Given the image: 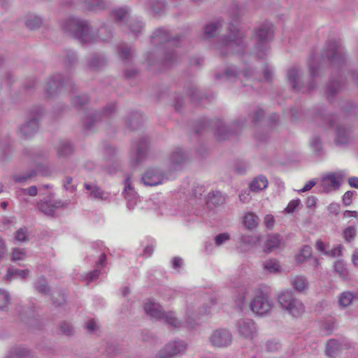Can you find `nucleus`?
Returning a JSON list of instances; mask_svg holds the SVG:
<instances>
[{"instance_id": "1", "label": "nucleus", "mask_w": 358, "mask_h": 358, "mask_svg": "<svg viewBox=\"0 0 358 358\" xmlns=\"http://www.w3.org/2000/svg\"><path fill=\"white\" fill-rule=\"evenodd\" d=\"M62 29L83 45L96 43V36L89 21L77 17H69L62 23Z\"/></svg>"}, {"instance_id": "2", "label": "nucleus", "mask_w": 358, "mask_h": 358, "mask_svg": "<svg viewBox=\"0 0 358 358\" xmlns=\"http://www.w3.org/2000/svg\"><path fill=\"white\" fill-rule=\"evenodd\" d=\"M228 35L224 36L216 45L215 49L222 56H225L229 51H235L241 53L246 48L244 34L236 28L233 24L229 26Z\"/></svg>"}, {"instance_id": "3", "label": "nucleus", "mask_w": 358, "mask_h": 358, "mask_svg": "<svg viewBox=\"0 0 358 358\" xmlns=\"http://www.w3.org/2000/svg\"><path fill=\"white\" fill-rule=\"evenodd\" d=\"M273 33V25L268 21L260 24L254 29L255 51L259 59H262L267 55Z\"/></svg>"}, {"instance_id": "4", "label": "nucleus", "mask_w": 358, "mask_h": 358, "mask_svg": "<svg viewBox=\"0 0 358 358\" xmlns=\"http://www.w3.org/2000/svg\"><path fill=\"white\" fill-rule=\"evenodd\" d=\"M151 42L154 45L164 43L165 52L162 62L166 66L173 64L178 59V56L173 50L175 41L170 40L169 32L164 28L157 29L151 36Z\"/></svg>"}, {"instance_id": "5", "label": "nucleus", "mask_w": 358, "mask_h": 358, "mask_svg": "<svg viewBox=\"0 0 358 358\" xmlns=\"http://www.w3.org/2000/svg\"><path fill=\"white\" fill-rule=\"evenodd\" d=\"M144 310L150 317L157 320H164L166 324L173 329L181 327L180 321L175 316L172 311L165 312L162 310L161 305L152 301H148L144 304Z\"/></svg>"}, {"instance_id": "6", "label": "nucleus", "mask_w": 358, "mask_h": 358, "mask_svg": "<svg viewBox=\"0 0 358 358\" xmlns=\"http://www.w3.org/2000/svg\"><path fill=\"white\" fill-rule=\"evenodd\" d=\"M278 301L280 308L292 317H299L305 312L303 303L292 291L282 292L278 296Z\"/></svg>"}, {"instance_id": "7", "label": "nucleus", "mask_w": 358, "mask_h": 358, "mask_svg": "<svg viewBox=\"0 0 358 358\" xmlns=\"http://www.w3.org/2000/svg\"><path fill=\"white\" fill-rule=\"evenodd\" d=\"M322 57L327 59L332 66H341L345 58L341 42L337 40H329L325 44Z\"/></svg>"}, {"instance_id": "8", "label": "nucleus", "mask_w": 358, "mask_h": 358, "mask_svg": "<svg viewBox=\"0 0 358 358\" xmlns=\"http://www.w3.org/2000/svg\"><path fill=\"white\" fill-rule=\"evenodd\" d=\"M245 117H241L234 120L231 125V129H228L227 126L220 119H216L212 122L213 127L215 128V136L218 141H222L228 138L232 134H236L241 130L245 124Z\"/></svg>"}, {"instance_id": "9", "label": "nucleus", "mask_w": 358, "mask_h": 358, "mask_svg": "<svg viewBox=\"0 0 358 358\" xmlns=\"http://www.w3.org/2000/svg\"><path fill=\"white\" fill-rule=\"evenodd\" d=\"M64 85H69L71 90H73L75 87L69 77L64 80L62 74H55L45 82L44 90L48 97H52L59 93Z\"/></svg>"}, {"instance_id": "10", "label": "nucleus", "mask_w": 358, "mask_h": 358, "mask_svg": "<svg viewBox=\"0 0 358 358\" xmlns=\"http://www.w3.org/2000/svg\"><path fill=\"white\" fill-rule=\"evenodd\" d=\"M41 110L38 108L31 111V117L18 129V134L24 139L33 136L38 130V119L41 114Z\"/></svg>"}, {"instance_id": "11", "label": "nucleus", "mask_w": 358, "mask_h": 358, "mask_svg": "<svg viewBox=\"0 0 358 358\" xmlns=\"http://www.w3.org/2000/svg\"><path fill=\"white\" fill-rule=\"evenodd\" d=\"M273 307V302L268 294L259 291L250 302L253 313L263 315L269 313Z\"/></svg>"}, {"instance_id": "12", "label": "nucleus", "mask_w": 358, "mask_h": 358, "mask_svg": "<svg viewBox=\"0 0 358 358\" xmlns=\"http://www.w3.org/2000/svg\"><path fill=\"white\" fill-rule=\"evenodd\" d=\"M187 343L183 341H173L166 343L157 353L159 358H172L185 354Z\"/></svg>"}, {"instance_id": "13", "label": "nucleus", "mask_w": 358, "mask_h": 358, "mask_svg": "<svg viewBox=\"0 0 358 358\" xmlns=\"http://www.w3.org/2000/svg\"><path fill=\"white\" fill-rule=\"evenodd\" d=\"M232 333L227 329H217L214 330L210 337L209 341L212 346L224 348L229 346L233 342Z\"/></svg>"}, {"instance_id": "14", "label": "nucleus", "mask_w": 358, "mask_h": 358, "mask_svg": "<svg viewBox=\"0 0 358 358\" xmlns=\"http://www.w3.org/2000/svg\"><path fill=\"white\" fill-rule=\"evenodd\" d=\"M236 328L240 337L243 339L252 341L256 336L257 327L252 319H241L236 322Z\"/></svg>"}, {"instance_id": "15", "label": "nucleus", "mask_w": 358, "mask_h": 358, "mask_svg": "<svg viewBox=\"0 0 358 358\" xmlns=\"http://www.w3.org/2000/svg\"><path fill=\"white\" fill-rule=\"evenodd\" d=\"M167 180L163 171L156 167L147 169L142 177V182L146 186H156Z\"/></svg>"}, {"instance_id": "16", "label": "nucleus", "mask_w": 358, "mask_h": 358, "mask_svg": "<svg viewBox=\"0 0 358 358\" xmlns=\"http://www.w3.org/2000/svg\"><path fill=\"white\" fill-rule=\"evenodd\" d=\"M68 206L67 202L61 200L41 199L37 203V208L45 215L54 217L55 212L59 208H64Z\"/></svg>"}, {"instance_id": "17", "label": "nucleus", "mask_w": 358, "mask_h": 358, "mask_svg": "<svg viewBox=\"0 0 358 358\" xmlns=\"http://www.w3.org/2000/svg\"><path fill=\"white\" fill-rule=\"evenodd\" d=\"M343 176L344 175L342 172L329 173L323 176L319 185L321 190L329 192L334 189H338L343 181Z\"/></svg>"}, {"instance_id": "18", "label": "nucleus", "mask_w": 358, "mask_h": 358, "mask_svg": "<svg viewBox=\"0 0 358 358\" xmlns=\"http://www.w3.org/2000/svg\"><path fill=\"white\" fill-rule=\"evenodd\" d=\"M115 110L116 106L114 103L108 104L101 112L94 113L91 116L87 117L84 121L85 127L87 129H92L94 123L107 117L113 114Z\"/></svg>"}, {"instance_id": "19", "label": "nucleus", "mask_w": 358, "mask_h": 358, "mask_svg": "<svg viewBox=\"0 0 358 358\" xmlns=\"http://www.w3.org/2000/svg\"><path fill=\"white\" fill-rule=\"evenodd\" d=\"M349 345L344 341L331 339L326 344V355L331 357H336L343 349H348Z\"/></svg>"}, {"instance_id": "20", "label": "nucleus", "mask_w": 358, "mask_h": 358, "mask_svg": "<svg viewBox=\"0 0 358 358\" xmlns=\"http://www.w3.org/2000/svg\"><path fill=\"white\" fill-rule=\"evenodd\" d=\"M84 188L87 191L88 196L91 199L108 200L110 194L103 191L96 184L85 182Z\"/></svg>"}, {"instance_id": "21", "label": "nucleus", "mask_w": 358, "mask_h": 358, "mask_svg": "<svg viewBox=\"0 0 358 358\" xmlns=\"http://www.w3.org/2000/svg\"><path fill=\"white\" fill-rule=\"evenodd\" d=\"M335 141L340 144H346L351 140V128L343 124H339L336 126L335 130Z\"/></svg>"}, {"instance_id": "22", "label": "nucleus", "mask_w": 358, "mask_h": 358, "mask_svg": "<svg viewBox=\"0 0 358 358\" xmlns=\"http://www.w3.org/2000/svg\"><path fill=\"white\" fill-rule=\"evenodd\" d=\"M84 8L94 13L106 10L110 3L107 0H81Z\"/></svg>"}, {"instance_id": "23", "label": "nucleus", "mask_w": 358, "mask_h": 358, "mask_svg": "<svg viewBox=\"0 0 358 358\" xmlns=\"http://www.w3.org/2000/svg\"><path fill=\"white\" fill-rule=\"evenodd\" d=\"M283 244V239L278 234H271L267 236L264 243V251L270 253Z\"/></svg>"}, {"instance_id": "24", "label": "nucleus", "mask_w": 358, "mask_h": 358, "mask_svg": "<svg viewBox=\"0 0 358 358\" xmlns=\"http://www.w3.org/2000/svg\"><path fill=\"white\" fill-rule=\"evenodd\" d=\"M187 160V155L181 148H176L169 157V162L172 169L183 164Z\"/></svg>"}, {"instance_id": "25", "label": "nucleus", "mask_w": 358, "mask_h": 358, "mask_svg": "<svg viewBox=\"0 0 358 358\" xmlns=\"http://www.w3.org/2000/svg\"><path fill=\"white\" fill-rule=\"evenodd\" d=\"M301 71L300 69L292 67L287 72V78L292 88L295 90H301Z\"/></svg>"}, {"instance_id": "26", "label": "nucleus", "mask_w": 358, "mask_h": 358, "mask_svg": "<svg viewBox=\"0 0 358 358\" xmlns=\"http://www.w3.org/2000/svg\"><path fill=\"white\" fill-rule=\"evenodd\" d=\"M96 43L99 41H109L113 37V29L110 26L103 24L95 31Z\"/></svg>"}, {"instance_id": "27", "label": "nucleus", "mask_w": 358, "mask_h": 358, "mask_svg": "<svg viewBox=\"0 0 358 358\" xmlns=\"http://www.w3.org/2000/svg\"><path fill=\"white\" fill-rule=\"evenodd\" d=\"M124 197L127 200V206L129 209H132L136 204L138 199L136 193L131 186L129 179L125 180V185L124 189Z\"/></svg>"}, {"instance_id": "28", "label": "nucleus", "mask_w": 358, "mask_h": 358, "mask_svg": "<svg viewBox=\"0 0 358 358\" xmlns=\"http://www.w3.org/2000/svg\"><path fill=\"white\" fill-rule=\"evenodd\" d=\"M148 148V141L146 138H141L136 144V158L134 164H139L145 157Z\"/></svg>"}, {"instance_id": "29", "label": "nucleus", "mask_w": 358, "mask_h": 358, "mask_svg": "<svg viewBox=\"0 0 358 358\" xmlns=\"http://www.w3.org/2000/svg\"><path fill=\"white\" fill-rule=\"evenodd\" d=\"M106 64L103 56L99 54H93L89 59L87 67L90 71H97Z\"/></svg>"}, {"instance_id": "30", "label": "nucleus", "mask_w": 358, "mask_h": 358, "mask_svg": "<svg viewBox=\"0 0 358 358\" xmlns=\"http://www.w3.org/2000/svg\"><path fill=\"white\" fill-rule=\"evenodd\" d=\"M118 54L124 61L130 62L135 55V50L132 45L122 43L118 46Z\"/></svg>"}, {"instance_id": "31", "label": "nucleus", "mask_w": 358, "mask_h": 358, "mask_svg": "<svg viewBox=\"0 0 358 358\" xmlns=\"http://www.w3.org/2000/svg\"><path fill=\"white\" fill-rule=\"evenodd\" d=\"M73 146L70 141H63L59 142L57 147V154L59 158H66L73 154Z\"/></svg>"}, {"instance_id": "32", "label": "nucleus", "mask_w": 358, "mask_h": 358, "mask_svg": "<svg viewBox=\"0 0 358 358\" xmlns=\"http://www.w3.org/2000/svg\"><path fill=\"white\" fill-rule=\"evenodd\" d=\"M34 354L27 348L16 347L5 358H33Z\"/></svg>"}, {"instance_id": "33", "label": "nucleus", "mask_w": 358, "mask_h": 358, "mask_svg": "<svg viewBox=\"0 0 358 358\" xmlns=\"http://www.w3.org/2000/svg\"><path fill=\"white\" fill-rule=\"evenodd\" d=\"M225 202V196L220 191H213L208 195L207 203L209 206H218Z\"/></svg>"}, {"instance_id": "34", "label": "nucleus", "mask_w": 358, "mask_h": 358, "mask_svg": "<svg viewBox=\"0 0 358 358\" xmlns=\"http://www.w3.org/2000/svg\"><path fill=\"white\" fill-rule=\"evenodd\" d=\"M268 186V180L266 178L262 175H259L255 178L250 184V189L252 192H257Z\"/></svg>"}, {"instance_id": "35", "label": "nucleus", "mask_w": 358, "mask_h": 358, "mask_svg": "<svg viewBox=\"0 0 358 358\" xmlns=\"http://www.w3.org/2000/svg\"><path fill=\"white\" fill-rule=\"evenodd\" d=\"M291 283L294 288L299 292L308 289L309 282L307 278L303 275H295L292 277Z\"/></svg>"}, {"instance_id": "36", "label": "nucleus", "mask_w": 358, "mask_h": 358, "mask_svg": "<svg viewBox=\"0 0 358 358\" xmlns=\"http://www.w3.org/2000/svg\"><path fill=\"white\" fill-rule=\"evenodd\" d=\"M64 65L67 70H70L75 66L78 62V58L75 52L68 50L64 52Z\"/></svg>"}, {"instance_id": "37", "label": "nucleus", "mask_w": 358, "mask_h": 358, "mask_svg": "<svg viewBox=\"0 0 358 358\" xmlns=\"http://www.w3.org/2000/svg\"><path fill=\"white\" fill-rule=\"evenodd\" d=\"M143 115L138 113H132L129 118L125 120L126 124L132 129H136L140 127L143 122Z\"/></svg>"}, {"instance_id": "38", "label": "nucleus", "mask_w": 358, "mask_h": 358, "mask_svg": "<svg viewBox=\"0 0 358 358\" xmlns=\"http://www.w3.org/2000/svg\"><path fill=\"white\" fill-rule=\"evenodd\" d=\"M37 175L36 171L34 169H29L26 173L22 174H13L11 178L17 183H23L30 180Z\"/></svg>"}, {"instance_id": "39", "label": "nucleus", "mask_w": 358, "mask_h": 358, "mask_svg": "<svg viewBox=\"0 0 358 358\" xmlns=\"http://www.w3.org/2000/svg\"><path fill=\"white\" fill-rule=\"evenodd\" d=\"M264 268L270 273H278L281 272L280 262L276 259H269L264 262Z\"/></svg>"}, {"instance_id": "40", "label": "nucleus", "mask_w": 358, "mask_h": 358, "mask_svg": "<svg viewBox=\"0 0 358 358\" xmlns=\"http://www.w3.org/2000/svg\"><path fill=\"white\" fill-rule=\"evenodd\" d=\"M341 84L338 80H334L332 78H331L329 84L327 87V99L329 101H331V99L338 92L341 90Z\"/></svg>"}, {"instance_id": "41", "label": "nucleus", "mask_w": 358, "mask_h": 358, "mask_svg": "<svg viewBox=\"0 0 358 358\" xmlns=\"http://www.w3.org/2000/svg\"><path fill=\"white\" fill-rule=\"evenodd\" d=\"M29 274V271L28 269L20 270L13 267H9L7 271V273L5 276V278L8 280H10L11 278L14 277L26 278L28 277Z\"/></svg>"}, {"instance_id": "42", "label": "nucleus", "mask_w": 358, "mask_h": 358, "mask_svg": "<svg viewBox=\"0 0 358 358\" xmlns=\"http://www.w3.org/2000/svg\"><path fill=\"white\" fill-rule=\"evenodd\" d=\"M43 24V19L36 15H29L25 21L26 26L30 29H37L41 27Z\"/></svg>"}, {"instance_id": "43", "label": "nucleus", "mask_w": 358, "mask_h": 358, "mask_svg": "<svg viewBox=\"0 0 358 358\" xmlns=\"http://www.w3.org/2000/svg\"><path fill=\"white\" fill-rule=\"evenodd\" d=\"M259 222V218L252 213H248L243 220V224L249 229H253L257 227Z\"/></svg>"}, {"instance_id": "44", "label": "nucleus", "mask_w": 358, "mask_h": 358, "mask_svg": "<svg viewBox=\"0 0 358 358\" xmlns=\"http://www.w3.org/2000/svg\"><path fill=\"white\" fill-rule=\"evenodd\" d=\"M221 26V24L220 22H211L209 24H207L204 27L203 30V36L206 38H210L211 37H213L215 34V32L217 31L219 27Z\"/></svg>"}, {"instance_id": "45", "label": "nucleus", "mask_w": 358, "mask_h": 358, "mask_svg": "<svg viewBox=\"0 0 358 358\" xmlns=\"http://www.w3.org/2000/svg\"><path fill=\"white\" fill-rule=\"evenodd\" d=\"M129 14V8L126 7L115 9L112 11V15L115 20L118 22H124L127 20Z\"/></svg>"}, {"instance_id": "46", "label": "nucleus", "mask_w": 358, "mask_h": 358, "mask_svg": "<svg viewBox=\"0 0 358 358\" xmlns=\"http://www.w3.org/2000/svg\"><path fill=\"white\" fill-rule=\"evenodd\" d=\"M128 26L130 31L137 36L143 29L144 23L138 19H132L130 20Z\"/></svg>"}, {"instance_id": "47", "label": "nucleus", "mask_w": 358, "mask_h": 358, "mask_svg": "<svg viewBox=\"0 0 358 358\" xmlns=\"http://www.w3.org/2000/svg\"><path fill=\"white\" fill-rule=\"evenodd\" d=\"M35 288L38 292L44 294H48L50 291L47 280L43 277L37 280L35 283Z\"/></svg>"}, {"instance_id": "48", "label": "nucleus", "mask_w": 358, "mask_h": 358, "mask_svg": "<svg viewBox=\"0 0 358 358\" xmlns=\"http://www.w3.org/2000/svg\"><path fill=\"white\" fill-rule=\"evenodd\" d=\"M59 334L67 336H72L74 333L73 325L66 321L62 322L59 325Z\"/></svg>"}, {"instance_id": "49", "label": "nucleus", "mask_w": 358, "mask_h": 358, "mask_svg": "<svg viewBox=\"0 0 358 358\" xmlns=\"http://www.w3.org/2000/svg\"><path fill=\"white\" fill-rule=\"evenodd\" d=\"M185 90L188 96L193 101H196L200 99V94L195 85L189 83L185 87Z\"/></svg>"}, {"instance_id": "50", "label": "nucleus", "mask_w": 358, "mask_h": 358, "mask_svg": "<svg viewBox=\"0 0 358 358\" xmlns=\"http://www.w3.org/2000/svg\"><path fill=\"white\" fill-rule=\"evenodd\" d=\"M355 298V295L350 292H343L339 297V304L343 307L349 306Z\"/></svg>"}, {"instance_id": "51", "label": "nucleus", "mask_w": 358, "mask_h": 358, "mask_svg": "<svg viewBox=\"0 0 358 358\" xmlns=\"http://www.w3.org/2000/svg\"><path fill=\"white\" fill-rule=\"evenodd\" d=\"M150 9L156 14L162 13L165 8V3L162 0H152L150 3Z\"/></svg>"}, {"instance_id": "52", "label": "nucleus", "mask_w": 358, "mask_h": 358, "mask_svg": "<svg viewBox=\"0 0 358 358\" xmlns=\"http://www.w3.org/2000/svg\"><path fill=\"white\" fill-rule=\"evenodd\" d=\"M334 271L343 278H346L348 275V270L341 261L335 263Z\"/></svg>"}, {"instance_id": "53", "label": "nucleus", "mask_w": 358, "mask_h": 358, "mask_svg": "<svg viewBox=\"0 0 358 358\" xmlns=\"http://www.w3.org/2000/svg\"><path fill=\"white\" fill-rule=\"evenodd\" d=\"M281 348L280 343L276 340H269L265 343V349L268 352H275Z\"/></svg>"}, {"instance_id": "54", "label": "nucleus", "mask_w": 358, "mask_h": 358, "mask_svg": "<svg viewBox=\"0 0 358 358\" xmlns=\"http://www.w3.org/2000/svg\"><path fill=\"white\" fill-rule=\"evenodd\" d=\"M310 145L313 151L318 155H320L322 150V143L321 140L317 136H313L310 141Z\"/></svg>"}, {"instance_id": "55", "label": "nucleus", "mask_w": 358, "mask_h": 358, "mask_svg": "<svg viewBox=\"0 0 358 358\" xmlns=\"http://www.w3.org/2000/svg\"><path fill=\"white\" fill-rule=\"evenodd\" d=\"M89 99L87 95L75 96L72 98V104L75 106H83L88 101Z\"/></svg>"}, {"instance_id": "56", "label": "nucleus", "mask_w": 358, "mask_h": 358, "mask_svg": "<svg viewBox=\"0 0 358 358\" xmlns=\"http://www.w3.org/2000/svg\"><path fill=\"white\" fill-rule=\"evenodd\" d=\"M27 257L24 249L15 248L13 251L11 260L13 262L18 260H24Z\"/></svg>"}, {"instance_id": "57", "label": "nucleus", "mask_w": 358, "mask_h": 358, "mask_svg": "<svg viewBox=\"0 0 358 358\" xmlns=\"http://www.w3.org/2000/svg\"><path fill=\"white\" fill-rule=\"evenodd\" d=\"M240 74L234 66H229L226 69L222 76L225 77L227 80H231Z\"/></svg>"}, {"instance_id": "58", "label": "nucleus", "mask_w": 358, "mask_h": 358, "mask_svg": "<svg viewBox=\"0 0 358 358\" xmlns=\"http://www.w3.org/2000/svg\"><path fill=\"white\" fill-rule=\"evenodd\" d=\"M355 235L356 228L354 226H350L343 231V237L348 242L352 240Z\"/></svg>"}, {"instance_id": "59", "label": "nucleus", "mask_w": 358, "mask_h": 358, "mask_svg": "<svg viewBox=\"0 0 358 358\" xmlns=\"http://www.w3.org/2000/svg\"><path fill=\"white\" fill-rule=\"evenodd\" d=\"M9 302V294L3 289H0V310L7 307Z\"/></svg>"}, {"instance_id": "60", "label": "nucleus", "mask_w": 358, "mask_h": 358, "mask_svg": "<svg viewBox=\"0 0 358 358\" xmlns=\"http://www.w3.org/2000/svg\"><path fill=\"white\" fill-rule=\"evenodd\" d=\"M241 241L243 244L253 246L260 241V238L259 236L254 237L251 236H243Z\"/></svg>"}, {"instance_id": "61", "label": "nucleus", "mask_w": 358, "mask_h": 358, "mask_svg": "<svg viewBox=\"0 0 358 358\" xmlns=\"http://www.w3.org/2000/svg\"><path fill=\"white\" fill-rule=\"evenodd\" d=\"M15 238L17 241L23 242L27 241V232L24 228L19 229L15 235Z\"/></svg>"}, {"instance_id": "62", "label": "nucleus", "mask_w": 358, "mask_h": 358, "mask_svg": "<svg viewBox=\"0 0 358 358\" xmlns=\"http://www.w3.org/2000/svg\"><path fill=\"white\" fill-rule=\"evenodd\" d=\"M230 236L227 233L220 234L215 237V243L217 246L222 245L224 243L229 240Z\"/></svg>"}, {"instance_id": "63", "label": "nucleus", "mask_w": 358, "mask_h": 358, "mask_svg": "<svg viewBox=\"0 0 358 358\" xmlns=\"http://www.w3.org/2000/svg\"><path fill=\"white\" fill-rule=\"evenodd\" d=\"M300 203L299 199L292 200L285 208L284 211L287 213H292Z\"/></svg>"}, {"instance_id": "64", "label": "nucleus", "mask_w": 358, "mask_h": 358, "mask_svg": "<svg viewBox=\"0 0 358 358\" xmlns=\"http://www.w3.org/2000/svg\"><path fill=\"white\" fill-rule=\"evenodd\" d=\"M264 115V112L261 108H256L251 117L252 122L254 124H256L260 120L261 117H262Z\"/></svg>"}]
</instances>
